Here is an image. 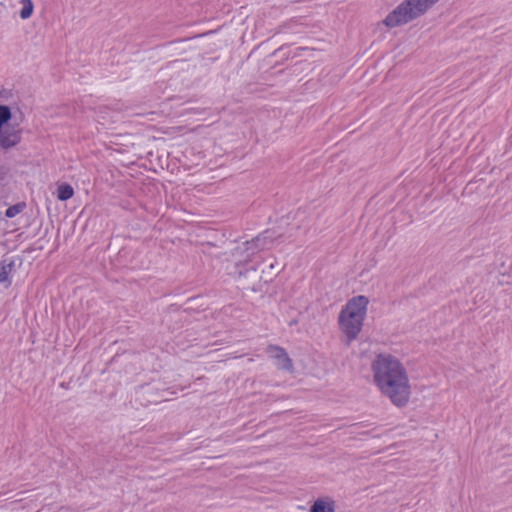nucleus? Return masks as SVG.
<instances>
[{"label":"nucleus","mask_w":512,"mask_h":512,"mask_svg":"<svg viewBox=\"0 0 512 512\" xmlns=\"http://www.w3.org/2000/svg\"><path fill=\"white\" fill-rule=\"evenodd\" d=\"M373 380L380 392L397 407L405 406L411 387L405 367L390 354H379L372 362Z\"/></svg>","instance_id":"f257e3e1"},{"label":"nucleus","mask_w":512,"mask_h":512,"mask_svg":"<svg viewBox=\"0 0 512 512\" xmlns=\"http://www.w3.org/2000/svg\"><path fill=\"white\" fill-rule=\"evenodd\" d=\"M368 304L369 299L359 295L351 298L342 308L338 322L348 343L355 340L361 332Z\"/></svg>","instance_id":"f03ea898"},{"label":"nucleus","mask_w":512,"mask_h":512,"mask_svg":"<svg viewBox=\"0 0 512 512\" xmlns=\"http://www.w3.org/2000/svg\"><path fill=\"white\" fill-rule=\"evenodd\" d=\"M439 0H405L392 10L384 19L389 28L398 27L423 15Z\"/></svg>","instance_id":"7ed1b4c3"},{"label":"nucleus","mask_w":512,"mask_h":512,"mask_svg":"<svg viewBox=\"0 0 512 512\" xmlns=\"http://www.w3.org/2000/svg\"><path fill=\"white\" fill-rule=\"evenodd\" d=\"M267 353L270 358L274 360V364L278 369H282L285 371L292 370V362L288 357L287 353L278 346H269L267 348Z\"/></svg>","instance_id":"20e7f679"},{"label":"nucleus","mask_w":512,"mask_h":512,"mask_svg":"<svg viewBox=\"0 0 512 512\" xmlns=\"http://www.w3.org/2000/svg\"><path fill=\"white\" fill-rule=\"evenodd\" d=\"M21 140L20 130L15 127L7 126L0 129V145L7 149L17 145Z\"/></svg>","instance_id":"39448f33"},{"label":"nucleus","mask_w":512,"mask_h":512,"mask_svg":"<svg viewBox=\"0 0 512 512\" xmlns=\"http://www.w3.org/2000/svg\"><path fill=\"white\" fill-rule=\"evenodd\" d=\"M268 232H265L262 235L257 236L256 238L246 241L243 246V251L247 253L246 258L244 259L245 262H248L251 260L252 256L259 250H262L266 248L267 243L266 239L268 238Z\"/></svg>","instance_id":"423d86ee"},{"label":"nucleus","mask_w":512,"mask_h":512,"mask_svg":"<svg viewBox=\"0 0 512 512\" xmlns=\"http://www.w3.org/2000/svg\"><path fill=\"white\" fill-rule=\"evenodd\" d=\"M15 263L13 260L4 259L0 261V284L8 287L11 284L10 276L14 270Z\"/></svg>","instance_id":"0eeeda50"},{"label":"nucleus","mask_w":512,"mask_h":512,"mask_svg":"<svg viewBox=\"0 0 512 512\" xmlns=\"http://www.w3.org/2000/svg\"><path fill=\"white\" fill-rule=\"evenodd\" d=\"M311 512H334V501L319 498L312 505Z\"/></svg>","instance_id":"6e6552de"},{"label":"nucleus","mask_w":512,"mask_h":512,"mask_svg":"<svg viewBox=\"0 0 512 512\" xmlns=\"http://www.w3.org/2000/svg\"><path fill=\"white\" fill-rule=\"evenodd\" d=\"M20 3L22 8L20 10L19 16L21 19L26 20L31 17L34 10V4L32 0H20Z\"/></svg>","instance_id":"1a4fd4ad"},{"label":"nucleus","mask_w":512,"mask_h":512,"mask_svg":"<svg viewBox=\"0 0 512 512\" xmlns=\"http://www.w3.org/2000/svg\"><path fill=\"white\" fill-rule=\"evenodd\" d=\"M74 194V190L72 186L68 184H62L57 189V197L61 201H66L70 199Z\"/></svg>","instance_id":"9d476101"},{"label":"nucleus","mask_w":512,"mask_h":512,"mask_svg":"<svg viewBox=\"0 0 512 512\" xmlns=\"http://www.w3.org/2000/svg\"><path fill=\"white\" fill-rule=\"evenodd\" d=\"M24 208H25V203H18V204L12 205L6 209L5 215L8 218H13L16 215H18L19 213H21Z\"/></svg>","instance_id":"9b49d317"},{"label":"nucleus","mask_w":512,"mask_h":512,"mask_svg":"<svg viewBox=\"0 0 512 512\" xmlns=\"http://www.w3.org/2000/svg\"><path fill=\"white\" fill-rule=\"evenodd\" d=\"M11 118V111L8 106L0 105V129L8 123Z\"/></svg>","instance_id":"f8f14e48"}]
</instances>
